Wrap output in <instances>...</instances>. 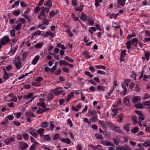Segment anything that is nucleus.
I'll return each mask as SVG.
<instances>
[{"label":"nucleus","instance_id":"obj_20","mask_svg":"<svg viewBox=\"0 0 150 150\" xmlns=\"http://www.w3.org/2000/svg\"><path fill=\"white\" fill-rule=\"evenodd\" d=\"M122 88L124 89V90L122 91V93L124 96L126 94L127 90L125 84H122Z\"/></svg>","mask_w":150,"mask_h":150},{"label":"nucleus","instance_id":"obj_58","mask_svg":"<svg viewBox=\"0 0 150 150\" xmlns=\"http://www.w3.org/2000/svg\"><path fill=\"white\" fill-rule=\"evenodd\" d=\"M149 52H145V57L147 61L149 60Z\"/></svg>","mask_w":150,"mask_h":150},{"label":"nucleus","instance_id":"obj_4","mask_svg":"<svg viewBox=\"0 0 150 150\" xmlns=\"http://www.w3.org/2000/svg\"><path fill=\"white\" fill-rule=\"evenodd\" d=\"M9 40L8 37L7 36H5L0 41L1 45H5L6 43L8 42Z\"/></svg>","mask_w":150,"mask_h":150},{"label":"nucleus","instance_id":"obj_60","mask_svg":"<svg viewBox=\"0 0 150 150\" xmlns=\"http://www.w3.org/2000/svg\"><path fill=\"white\" fill-rule=\"evenodd\" d=\"M33 34L35 36L37 35H39L41 34V31L39 30H38L36 32L33 33Z\"/></svg>","mask_w":150,"mask_h":150},{"label":"nucleus","instance_id":"obj_42","mask_svg":"<svg viewBox=\"0 0 150 150\" xmlns=\"http://www.w3.org/2000/svg\"><path fill=\"white\" fill-rule=\"evenodd\" d=\"M41 10H43L44 12L45 11L47 13H48L50 11V9L48 8H45L44 7H41Z\"/></svg>","mask_w":150,"mask_h":150},{"label":"nucleus","instance_id":"obj_61","mask_svg":"<svg viewBox=\"0 0 150 150\" xmlns=\"http://www.w3.org/2000/svg\"><path fill=\"white\" fill-rule=\"evenodd\" d=\"M50 126L51 129L52 130L54 127V125L52 121H50Z\"/></svg>","mask_w":150,"mask_h":150},{"label":"nucleus","instance_id":"obj_10","mask_svg":"<svg viewBox=\"0 0 150 150\" xmlns=\"http://www.w3.org/2000/svg\"><path fill=\"white\" fill-rule=\"evenodd\" d=\"M42 16L44 17H46L45 14L43 10H42L40 12V14L38 16V18L39 20L42 19V18L41 17Z\"/></svg>","mask_w":150,"mask_h":150},{"label":"nucleus","instance_id":"obj_53","mask_svg":"<svg viewBox=\"0 0 150 150\" xmlns=\"http://www.w3.org/2000/svg\"><path fill=\"white\" fill-rule=\"evenodd\" d=\"M71 84L69 82H67L66 83V86H67L66 87L64 88L66 89H67L68 88H70L71 86Z\"/></svg>","mask_w":150,"mask_h":150},{"label":"nucleus","instance_id":"obj_48","mask_svg":"<svg viewBox=\"0 0 150 150\" xmlns=\"http://www.w3.org/2000/svg\"><path fill=\"white\" fill-rule=\"evenodd\" d=\"M112 129L115 132H118L119 131V128L116 127H115L114 126H112Z\"/></svg>","mask_w":150,"mask_h":150},{"label":"nucleus","instance_id":"obj_31","mask_svg":"<svg viewBox=\"0 0 150 150\" xmlns=\"http://www.w3.org/2000/svg\"><path fill=\"white\" fill-rule=\"evenodd\" d=\"M83 4L81 5L79 7H77L76 8V11H79L81 12L83 9Z\"/></svg>","mask_w":150,"mask_h":150},{"label":"nucleus","instance_id":"obj_56","mask_svg":"<svg viewBox=\"0 0 150 150\" xmlns=\"http://www.w3.org/2000/svg\"><path fill=\"white\" fill-rule=\"evenodd\" d=\"M46 34L47 35L50 36L52 38H53L54 36V34L50 31L47 32Z\"/></svg>","mask_w":150,"mask_h":150},{"label":"nucleus","instance_id":"obj_32","mask_svg":"<svg viewBox=\"0 0 150 150\" xmlns=\"http://www.w3.org/2000/svg\"><path fill=\"white\" fill-rule=\"evenodd\" d=\"M139 131L138 127H136L131 129V132L133 133H135L138 132Z\"/></svg>","mask_w":150,"mask_h":150},{"label":"nucleus","instance_id":"obj_12","mask_svg":"<svg viewBox=\"0 0 150 150\" xmlns=\"http://www.w3.org/2000/svg\"><path fill=\"white\" fill-rule=\"evenodd\" d=\"M81 19L84 21H86L87 19V16L83 12L82 13L81 15L79 16Z\"/></svg>","mask_w":150,"mask_h":150},{"label":"nucleus","instance_id":"obj_47","mask_svg":"<svg viewBox=\"0 0 150 150\" xmlns=\"http://www.w3.org/2000/svg\"><path fill=\"white\" fill-rule=\"evenodd\" d=\"M41 9V7H36L34 10V12L35 13H38L40 10Z\"/></svg>","mask_w":150,"mask_h":150},{"label":"nucleus","instance_id":"obj_23","mask_svg":"<svg viewBox=\"0 0 150 150\" xmlns=\"http://www.w3.org/2000/svg\"><path fill=\"white\" fill-rule=\"evenodd\" d=\"M44 130L43 129L40 128L37 130V132L41 137H42L43 135Z\"/></svg>","mask_w":150,"mask_h":150},{"label":"nucleus","instance_id":"obj_36","mask_svg":"<svg viewBox=\"0 0 150 150\" xmlns=\"http://www.w3.org/2000/svg\"><path fill=\"white\" fill-rule=\"evenodd\" d=\"M43 24L47 25L49 24V21L48 19L46 18H43Z\"/></svg>","mask_w":150,"mask_h":150},{"label":"nucleus","instance_id":"obj_52","mask_svg":"<svg viewBox=\"0 0 150 150\" xmlns=\"http://www.w3.org/2000/svg\"><path fill=\"white\" fill-rule=\"evenodd\" d=\"M63 71L65 72L69 73V69L67 67H63L62 69Z\"/></svg>","mask_w":150,"mask_h":150},{"label":"nucleus","instance_id":"obj_17","mask_svg":"<svg viewBox=\"0 0 150 150\" xmlns=\"http://www.w3.org/2000/svg\"><path fill=\"white\" fill-rule=\"evenodd\" d=\"M123 102L127 106L129 105V101L127 97L126 96L124 98L123 100Z\"/></svg>","mask_w":150,"mask_h":150},{"label":"nucleus","instance_id":"obj_1","mask_svg":"<svg viewBox=\"0 0 150 150\" xmlns=\"http://www.w3.org/2000/svg\"><path fill=\"white\" fill-rule=\"evenodd\" d=\"M88 114L89 116H91L90 120L92 122H95L97 121L98 120V116L97 115V112L95 111L91 110L89 112Z\"/></svg>","mask_w":150,"mask_h":150},{"label":"nucleus","instance_id":"obj_51","mask_svg":"<svg viewBox=\"0 0 150 150\" xmlns=\"http://www.w3.org/2000/svg\"><path fill=\"white\" fill-rule=\"evenodd\" d=\"M96 67L97 69H103L104 70H105L106 69V67L104 66H97Z\"/></svg>","mask_w":150,"mask_h":150},{"label":"nucleus","instance_id":"obj_2","mask_svg":"<svg viewBox=\"0 0 150 150\" xmlns=\"http://www.w3.org/2000/svg\"><path fill=\"white\" fill-rule=\"evenodd\" d=\"M138 42L137 39L135 38L132 39L131 40L128 41L126 44L127 49H129L131 48V44L135 46H137Z\"/></svg>","mask_w":150,"mask_h":150},{"label":"nucleus","instance_id":"obj_33","mask_svg":"<svg viewBox=\"0 0 150 150\" xmlns=\"http://www.w3.org/2000/svg\"><path fill=\"white\" fill-rule=\"evenodd\" d=\"M99 122L100 125L103 127H105L106 125V123L103 121L99 120Z\"/></svg>","mask_w":150,"mask_h":150},{"label":"nucleus","instance_id":"obj_22","mask_svg":"<svg viewBox=\"0 0 150 150\" xmlns=\"http://www.w3.org/2000/svg\"><path fill=\"white\" fill-rule=\"evenodd\" d=\"M21 24L20 23H18L17 24L16 27L15 25H13V28L14 29L15 28L17 30H18L21 29Z\"/></svg>","mask_w":150,"mask_h":150},{"label":"nucleus","instance_id":"obj_6","mask_svg":"<svg viewBox=\"0 0 150 150\" xmlns=\"http://www.w3.org/2000/svg\"><path fill=\"white\" fill-rule=\"evenodd\" d=\"M15 141V139L13 137H11L9 138L6 139L4 141V143L6 145H8L10 144L11 142H14Z\"/></svg>","mask_w":150,"mask_h":150},{"label":"nucleus","instance_id":"obj_8","mask_svg":"<svg viewBox=\"0 0 150 150\" xmlns=\"http://www.w3.org/2000/svg\"><path fill=\"white\" fill-rule=\"evenodd\" d=\"M33 93L31 92L29 93L27 95H24L23 96V98L25 100H27L30 98H31L33 96Z\"/></svg>","mask_w":150,"mask_h":150},{"label":"nucleus","instance_id":"obj_34","mask_svg":"<svg viewBox=\"0 0 150 150\" xmlns=\"http://www.w3.org/2000/svg\"><path fill=\"white\" fill-rule=\"evenodd\" d=\"M43 44L42 42L38 43L35 45V47L36 48H40L42 46Z\"/></svg>","mask_w":150,"mask_h":150},{"label":"nucleus","instance_id":"obj_39","mask_svg":"<svg viewBox=\"0 0 150 150\" xmlns=\"http://www.w3.org/2000/svg\"><path fill=\"white\" fill-rule=\"evenodd\" d=\"M104 86H103L98 85L97 87V89L98 90H100L102 91H104Z\"/></svg>","mask_w":150,"mask_h":150},{"label":"nucleus","instance_id":"obj_64","mask_svg":"<svg viewBox=\"0 0 150 150\" xmlns=\"http://www.w3.org/2000/svg\"><path fill=\"white\" fill-rule=\"evenodd\" d=\"M116 150H124L123 146H118L116 147Z\"/></svg>","mask_w":150,"mask_h":150},{"label":"nucleus","instance_id":"obj_45","mask_svg":"<svg viewBox=\"0 0 150 150\" xmlns=\"http://www.w3.org/2000/svg\"><path fill=\"white\" fill-rule=\"evenodd\" d=\"M20 10H18L13 12V14L15 16H18L20 14Z\"/></svg>","mask_w":150,"mask_h":150},{"label":"nucleus","instance_id":"obj_38","mask_svg":"<svg viewBox=\"0 0 150 150\" xmlns=\"http://www.w3.org/2000/svg\"><path fill=\"white\" fill-rule=\"evenodd\" d=\"M138 119L139 120V121H142L144 120L145 118L144 116L142 114L141 115L138 116Z\"/></svg>","mask_w":150,"mask_h":150},{"label":"nucleus","instance_id":"obj_29","mask_svg":"<svg viewBox=\"0 0 150 150\" xmlns=\"http://www.w3.org/2000/svg\"><path fill=\"white\" fill-rule=\"evenodd\" d=\"M29 130L30 131L29 133L30 134L33 136L35 137H37L38 134L37 133L33 132V131H30V130H32L30 129Z\"/></svg>","mask_w":150,"mask_h":150},{"label":"nucleus","instance_id":"obj_18","mask_svg":"<svg viewBox=\"0 0 150 150\" xmlns=\"http://www.w3.org/2000/svg\"><path fill=\"white\" fill-rule=\"evenodd\" d=\"M51 139V137L49 134L45 135L44 136V141H50Z\"/></svg>","mask_w":150,"mask_h":150},{"label":"nucleus","instance_id":"obj_15","mask_svg":"<svg viewBox=\"0 0 150 150\" xmlns=\"http://www.w3.org/2000/svg\"><path fill=\"white\" fill-rule=\"evenodd\" d=\"M39 56L37 55L35 57L34 59H33L32 62V64L33 65L35 64L39 60Z\"/></svg>","mask_w":150,"mask_h":150},{"label":"nucleus","instance_id":"obj_21","mask_svg":"<svg viewBox=\"0 0 150 150\" xmlns=\"http://www.w3.org/2000/svg\"><path fill=\"white\" fill-rule=\"evenodd\" d=\"M134 106L136 108L138 109H143L144 108V106L142 105V104L140 103H138L137 104H135L134 105Z\"/></svg>","mask_w":150,"mask_h":150},{"label":"nucleus","instance_id":"obj_3","mask_svg":"<svg viewBox=\"0 0 150 150\" xmlns=\"http://www.w3.org/2000/svg\"><path fill=\"white\" fill-rule=\"evenodd\" d=\"M19 146L21 150H24L28 147V145L27 143L21 141L19 142Z\"/></svg>","mask_w":150,"mask_h":150},{"label":"nucleus","instance_id":"obj_27","mask_svg":"<svg viewBox=\"0 0 150 150\" xmlns=\"http://www.w3.org/2000/svg\"><path fill=\"white\" fill-rule=\"evenodd\" d=\"M125 0H118L117 1L118 4L122 6H123L125 4Z\"/></svg>","mask_w":150,"mask_h":150},{"label":"nucleus","instance_id":"obj_62","mask_svg":"<svg viewBox=\"0 0 150 150\" xmlns=\"http://www.w3.org/2000/svg\"><path fill=\"white\" fill-rule=\"evenodd\" d=\"M23 138H24L26 140L28 139L29 137L28 136V135L27 134H23Z\"/></svg>","mask_w":150,"mask_h":150},{"label":"nucleus","instance_id":"obj_25","mask_svg":"<svg viewBox=\"0 0 150 150\" xmlns=\"http://www.w3.org/2000/svg\"><path fill=\"white\" fill-rule=\"evenodd\" d=\"M45 6H48L49 7H51L52 6V2L51 0L48 1L46 3L44 4Z\"/></svg>","mask_w":150,"mask_h":150},{"label":"nucleus","instance_id":"obj_13","mask_svg":"<svg viewBox=\"0 0 150 150\" xmlns=\"http://www.w3.org/2000/svg\"><path fill=\"white\" fill-rule=\"evenodd\" d=\"M4 71V75L3 76V78L4 80L7 79H9V74H7L6 71L4 68H3Z\"/></svg>","mask_w":150,"mask_h":150},{"label":"nucleus","instance_id":"obj_16","mask_svg":"<svg viewBox=\"0 0 150 150\" xmlns=\"http://www.w3.org/2000/svg\"><path fill=\"white\" fill-rule=\"evenodd\" d=\"M88 22L89 23L90 25H93L94 24V21L92 17H88Z\"/></svg>","mask_w":150,"mask_h":150},{"label":"nucleus","instance_id":"obj_30","mask_svg":"<svg viewBox=\"0 0 150 150\" xmlns=\"http://www.w3.org/2000/svg\"><path fill=\"white\" fill-rule=\"evenodd\" d=\"M137 117L136 115H134L132 117V120L133 122V124H136L137 123Z\"/></svg>","mask_w":150,"mask_h":150},{"label":"nucleus","instance_id":"obj_37","mask_svg":"<svg viewBox=\"0 0 150 150\" xmlns=\"http://www.w3.org/2000/svg\"><path fill=\"white\" fill-rule=\"evenodd\" d=\"M129 123L127 124L123 128V129L125 130L127 132H128L129 131Z\"/></svg>","mask_w":150,"mask_h":150},{"label":"nucleus","instance_id":"obj_49","mask_svg":"<svg viewBox=\"0 0 150 150\" xmlns=\"http://www.w3.org/2000/svg\"><path fill=\"white\" fill-rule=\"evenodd\" d=\"M124 148V150H131V149L129 146L127 145H125L123 146Z\"/></svg>","mask_w":150,"mask_h":150},{"label":"nucleus","instance_id":"obj_28","mask_svg":"<svg viewBox=\"0 0 150 150\" xmlns=\"http://www.w3.org/2000/svg\"><path fill=\"white\" fill-rule=\"evenodd\" d=\"M60 137V135L58 134H55L53 136V139L54 140H57Z\"/></svg>","mask_w":150,"mask_h":150},{"label":"nucleus","instance_id":"obj_19","mask_svg":"<svg viewBox=\"0 0 150 150\" xmlns=\"http://www.w3.org/2000/svg\"><path fill=\"white\" fill-rule=\"evenodd\" d=\"M49 123L47 122H42L40 126L42 128H46L49 125Z\"/></svg>","mask_w":150,"mask_h":150},{"label":"nucleus","instance_id":"obj_5","mask_svg":"<svg viewBox=\"0 0 150 150\" xmlns=\"http://www.w3.org/2000/svg\"><path fill=\"white\" fill-rule=\"evenodd\" d=\"M14 63L17 69H20L21 68V62L18 57V58L17 60H15L14 62Z\"/></svg>","mask_w":150,"mask_h":150},{"label":"nucleus","instance_id":"obj_41","mask_svg":"<svg viewBox=\"0 0 150 150\" xmlns=\"http://www.w3.org/2000/svg\"><path fill=\"white\" fill-rule=\"evenodd\" d=\"M53 98L54 96L51 93H50L48 95L47 99L49 100L53 99Z\"/></svg>","mask_w":150,"mask_h":150},{"label":"nucleus","instance_id":"obj_26","mask_svg":"<svg viewBox=\"0 0 150 150\" xmlns=\"http://www.w3.org/2000/svg\"><path fill=\"white\" fill-rule=\"evenodd\" d=\"M64 59L65 60L67 61L70 62H74V60L73 59L67 56H65L64 57Z\"/></svg>","mask_w":150,"mask_h":150},{"label":"nucleus","instance_id":"obj_44","mask_svg":"<svg viewBox=\"0 0 150 150\" xmlns=\"http://www.w3.org/2000/svg\"><path fill=\"white\" fill-rule=\"evenodd\" d=\"M107 146H114V144H112L111 143L108 141H106L105 145Z\"/></svg>","mask_w":150,"mask_h":150},{"label":"nucleus","instance_id":"obj_11","mask_svg":"<svg viewBox=\"0 0 150 150\" xmlns=\"http://www.w3.org/2000/svg\"><path fill=\"white\" fill-rule=\"evenodd\" d=\"M114 143L116 145H117L119 144L120 140V139L117 137H116L114 138L113 139Z\"/></svg>","mask_w":150,"mask_h":150},{"label":"nucleus","instance_id":"obj_63","mask_svg":"<svg viewBox=\"0 0 150 150\" xmlns=\"http://www.w3.org/2000/svg\"><path fill=\"white\" fill-rule=\"evenodd\" d=\"M72 5L76 6L78 5V3H77V1L76 0H73L72 2Z\"/></svg>","mask_w":150,"mask_h":150},{"label":"nucleus","instance_id":"obj_55","mask_svg":"<svg viewBox=\"0 0 150 150\" xmlns=\"http://www.w3.org/2000/svg\"><path fill=\"white\" fill-rule=\"evenodd\" d=\"M83 54L87 58H90L91 57L88 54V52H83Z\"/></svg>","mask_w":150,"mask_h":150},{"label":"nucleus","instance_id":"obj_35","mask_svg":"<svg viewBox=\"0 0 150 150\" xmlns=\"http://www.w3.org/2000/svg\"><path fill=\"white\" fill-rule=\"evenodd\" d=\"M63 92V90H61L60 91H57L54 92V93L55 95V96H57L62 93Z\"/></svg>","mask_w":150,"mask_h":150},{"label":"nucleus","instance_id":"obj_46","mask_svg":"<svg viewBox=\"0 0 150 150\" xmlns=\"http://www.w3.org/2000/svg\"><path fill=\"white\" fill-rule=\"evenodd\" d=\"M85 74L86 75L89 76L90 78H92L93 77V75L91 74L89 72L86 71L85 72Z\"/></svg>","mask_w":150,"mask_h":150},{"label":"nucleus","instance_id":"obj_40","mask_svg":"<svg viewBox=\"0 0 150 150\" xmlns=\"http://www.w3.org/2000/svg\"><path fill=\"white\" fill-rule=\"evenodd\" d=\"M32 84L33 86H38L40 85L41 83L40 82L36 81V82H34L32 83Z\"/></svg>","mask_w":150,"mask_h":150},{"label":"nucleus","instance_id":"obj_54","mask_svg":"<svg viewBox=\"0 0 150 150\" xmlns=\"http://www.w3.org/2000/svg\"><path fill=\"white\" fill-rule=\"evenodd\" d=\"M83 121L87 123L89 125L91 124V122L90 121H89L87 118H84Z\"/></svg>","mask_w":150,"mask_h":150},{"label":"nucleus","instance_id":"obj_9","mask_svg":"<svg viewBox=\"0 0 150 150\" xmlns=\"http://www.w3.org/2000/svg\"><path fill=\"white\" fill-rule=\"evenodd\" d=\"M25 115L26 117H32L34 118L36 117L35 115L33 112L30 111L25 112Z\"/></svg>","mask_w":150,"mask_h":150},{"label":"nucleus","instance_id":"obj_57","mask_svg":"<svg viewBox=\"0 0 150 150\" xmlns=\"http://www.w3.org/2000/svg\"><path fill=\"white\" fill-rule=\"evenodd\" d=\"M61 73V70L60 69L58 68L56 71L55 73V74L59 75Z\"/></svg>","mask_w":150,"mask_h":150},{"label":"nucleus","instance_id":"obj_24","mask_svg":"<svg viewBox=\"0 0 150 150\" xmlns=\"http://www.w3.org/2000/svg\"><path fill=\"white\" fill-rule=\"evenodd\" d=\"M94 150H103L101 146L99 144H98L94 146L93 148Z\"/></svg>","mask_w":150,"mask_h":150},{"label":"nucleus","instance_id":"obj_7","mask_svg":"<svg viewBox=\"0 0 150 150\" xmlns=\"http://www.w3.org/2000/svg\"><path fill=\"white\" fill-rule=\"evenodd\" d=\"M141 101V99L139 96H134L133 97L132 101L134 103H136L137 102H139Z\"/></svg>","mask_w":150,"mask_h":150},{"label":"nucleus","instance_id":"obj_43","mask_svg":"<svg viewBox=\"0 0 150 150\" xmlns=\"http://www.w3.org/2000/svg\"><path fill=\"white\" fill-rule=\"evenodd\" d=\"M57 66V64H56L52 67L51 69V72L52 73H54V71L56 70Z\"/></svg>","mask_w":150,"mask_h":150},{"label":"nucleus","instance_id":"obj_59","mask_svg":"<svg viewBox=\"0 0 150 150\" xmlns=\"http://www.w3.org/2000/svg\"><path fill=\"white\" fill-rule=\"evenodd\" d=\"M43 79L42 77H38L37 79H35V81H36L40 82V81H42Z\"/></svg>","mask_w":150,"mask_h":150},{"label":"nucleus","instance_id":"obj_14","mask_svg":"<svg viewBox=\"0 0 150 150\" xmlns=\"http://www.w3.org/2000/svg\"><path fill=\"white\" fill-rule=\"evenodd\" d=\"M49 109L50 108H47L45 109H42L41 108H39L37 111V112L39 114L42 113L43 112H46L47 110H49Z\"/></svg>","mask_w":150,"mask_h":150},{"label":"nucleus","instance_id":"obj_50","mask_svg":"<svg viewBox=\"0 0 150 150\" xmlns=\"http://www.w3.org/2000/svg\"><path fill=\"white\" fill-rule=\"evenodd\" d=\"M95 135L96 136V138L97 139H103V137L101 135L96 134Z\"/></svg>","mask_w":150,"mask_h":150}]
</instances>
